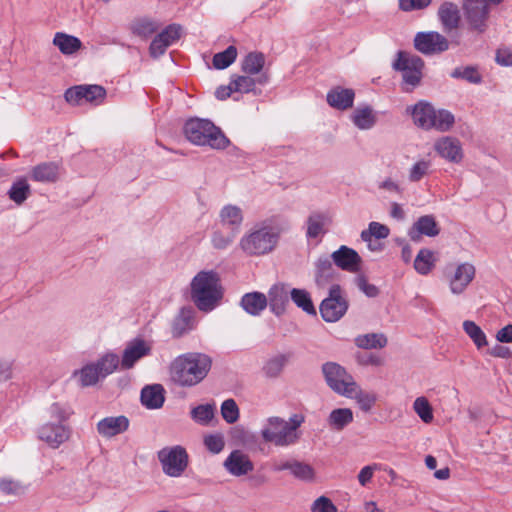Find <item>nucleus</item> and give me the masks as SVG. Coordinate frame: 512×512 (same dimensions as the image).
I'll use <instances>...</instances> for the list:
<instances>
[{
  "instance_id": "obj_1",
  "label": "nucleus",
  "mask_w": 512,
  "mask_h": 512,
  "mask_svg": "<svg viewBox=\"0 0 512 512\" xmlns=\"http://www.w3.org/2000/svg\"><path fill=\"white\" fill-rule=\"evenodd\" d=\"M212 366L211 358L203 353H186L170 365L171 380L181 387H192L202 382Z\"/></svg>"
},
{
  "instance_id": "obj_2",
  "label": "nucleus",
  "mask_w": 512,
  "mask_h": 512,
  "mask_svg": "<svg viewBox=\"0 0 512 512\" xmlns=\"http://www.w3.org/2000/svg\"><path fill=\"white\" fill-rule=\"evenodd\" d=\"M190 286L191 299L200 311H212L222 299V286L215 271H200L192 279Z\"/></svg>"
},
{
  "instance_id": "obj_3",
  "label": "nucleus",
  "mask_w": 512,
  "mask_h": 512,
  "mask_svg": "<svg viewBox=\"0 0 512 512\" xmlns=\"http://www.w3.org/2000/svg\"><path fill=\"white\" fill-rule=\"evenodd\" d=\"M186 138L193 144L209 146L213 149H225L229 145V139L221 129L207 119L194 118L184 125Z\"/></svg>"
},
{
  "instance_id": "obj_4",
  "label": "nucleus",
  "mask_w": 512,
  "mask_h": 512,
  "mask_svg": "<svg viewBox=\"0 0 512 512\" xmlns=\"http://www.w3.org/2000/svg\"><path fill=\"white\" fill-rule=\"evenodd\" d=\"M278 239L279 234L272 228L262 227L245 235L240 241V247L248 255H264L276 247Z\"/></svg>"
},
{
  "instance_id": "obj_5",
  "label": "nucleus",
  "mask_w": 512,
  "mask_h": 512,
  "mask_svg": "<svg viewBox=\"0 0 512 512\" xmlns=\"http://www.w3.org/2000/svg\"><path fill=\"white\" fill-rule=\"evenodd\" d=\"M327 385L337 394L351 398L357 390V383L344 367L335 362H327L322 366Z\"/></svg>"
},
{
  "instance_id": "obj_6",
  "label": "nucleus",
  "mask_w": 512,
  "mask_h": 512,
  "mask_svg": "<svg viewBox=\"0 0 512 512\" xmlns=\"http://www.w3.org/2000/svg\"><path fill=\"white\" fill-rule=\"evenodd\" d=\"M157 458L164 474L175 478L182 476L189 463L188 453L180 445L162 448L158 451Z\"/></svg>"
},
{
  "instance_id": "obj_7",
  "label": "nucleus",
  "mask_w": 512,
  "mask_h": 512,
  "mask_svg": "<svg viewBox=\"0 0 512 512\" xmlns=\"http://www.w3.org/2000/svg\"><path fill=\"white\" fill-rule=\"evenodd\" d=\"M348 306L341 286L334 284L329 288L328 296L321 302L319 310L324 321L336 322L345 315Z\"/></svg>"
},
{
  "instance_id": "obj_8",
  "label": "nucleus",
  "mask_w": 512,
  "mask_h": 512,
  "mask_svg": "<svg viewBox=\"0 0 512 512\" xmlns=\"http://www.w3.org/2000/svg\"><path fill=\"white\" fill-rule=\"evenodd\" d=\"M266 442H271L276 446H289L296 443L300 434L290 430L286 421L279 417H271L268 419V427L261 432Z\"/></svg>"
},
{
  "instance_id": "obj_9",
  "label": "nucleus",
  "mask_w": 512,
  "mask_h": 512,
  "mask_svg": "<svg viewBox=\"0 0 512 512\" xmlns=\"http://www.w3.org/2000/svg\"><path fill=\"white\" fill-rule=\"evenodd\" d=\"M393 68L402 72L403 82L412 88L419 85L422 79L424 61L417 55L398 52V57L393 63Z\"/></svg>"
},
{
  "instance_id": "obj_10",
  "label": "nucleus",
  "mask_w": 512,
  "mask_h": 512,
  "mask_svg": "<svg viewBox=\"0 0 512 512\" xmlns=\"http://www.w3.org/2000/svg\"><path fill=\"white\" fill-rule=\"evenodd\" d=\"M463 11L470 30L478 33L487 30L490 13L487 0H464Z\"/></svg>"
},
{
  "instance_id": "obj_11",
  "label": "nucleus",
  "mask_w": 512,
  "mask_h": 512,
  "mask_svg": "<svg viewBox=\"0 0 512 512\" xmlns=\"http://www.w3.org/2000/svg\"><path fill=\"white\" fill-rule=\"evenodd\" d=\"M65 100L72 105H80L83 101L100 104L106 97V90L100 85H77L68 88L64 93Z\"/></svg>"
},
{
  "instance_id": "obj_12",
  "label": "nucleus",
  "mask_w": 512,
  "mask_h": 512,
  "mask_svg": "<svg viewBox=\"0 0 512 512\" xmlns=\"http://www.w3.org/2000/svg\"><path fill=\"white\" fill-rule=\"evenodd\" d=\"M414 47L424 55L440 54L449 49V41L438 32H418L414 38Z\"/></svg>"
},
{
  "instance_id": "obj_13",
  "label": "nucleus",
  "mask_w": 512,
  "mask_h": 512,
  "mask_svg": "<svg viewBox=\"0 0 512 512\" xmlns=\"http://www.w3.org/2000/svg\"><path fill=\"white\" fill-rule=\"evenodd\" d=\"M476 275V268L472 263L458 264L455 271L449 277L450 291L455 295L462 294Z\"/></svg>"
},
{
  "instance_id": "obj_14",
  "label": "nucleus",
  "mask_w": 512,
  "mask_h": 512,
  "mask_svg": "<svg viewBox=\"0 0 512 512\" xmlns=\"http://www.w3.org/2000/svg\"><path fill=\"white\" fill-rule=\"evenodd\" d=\"M333 263L343 271L356 273L360 270L362 259L358 252L346 245H342L331 254Z\"/></svg>"
},
{
  "instance_id": "obj_15",
  "label": "nucleus",
  "mask_w": 512,
  "mask_h": 512,
  "mask_svg": "<svg viewBox=\"0 0 512 512\" xmlns=\"http://www.w3.org/2000/svg\"><path fill=\"white\" fill-rule=\"evenodd\" d=\"M70 436L69 428L61 423L49 422L40 427L38 437L52 448H58Z\"/></svg>"
},
{
  "instance_id": "obj_16",
  "label": "nucleus",
  "mask_w": 512,
  "mask_h": 512,
  "mask_svg": "<svg viewBox=\"0 0 512 512\" xmlns=\"http://www.w3.org/2000/svg\"><path fill=\"white\" fill-rule=\"evenodd\" d=\"M151 352L150 345L142 338H135L127 343L122 359L121 367L124 370L131 369L135 363Z\"/></svg>"
},
{
  "instance_id": "obj_17",
  "label": "nucleus",
  "mask_w": 512,
  "mask_h": 512,
  "mask_svg": "<svg viewBox=\"0 0 512 512\" xmlns=\"http://www.w3.org/2000/svg\"><path fill=\"white\" fill-rule=\"evenodd\" d=\"M440 233V228L433 215H424L417 219L408 231V236L414 242H419L421 236L435 237Z\"/></svg>"
},
{
  "instance_id": "obj_18",
  "label": "nucleus",
  "mask_w": 512,
  "mask_h": 512,
  "mask_svg": "<svg viewBox=\"0 0 512 512\" xmlns=\"http://www.w3.org/2000/svg\"><path fill=\"white\" fill-rule=\"evenodd\" d=\"M413 119L416 126L430 130L435 117V108L428 102L419 101L414 106H409L406 109Z\"/></svg>"
},
{
  "instance_id": "obj_19",
  "label": "nucleus",
  "mask_w": 512,
  "mask_h": 512,
  "mask_svg": "<svg viewBox=\"0 0 512 512\" xmlns=\"http://www.w3.org/2000/svg\"><path fill=\"white\" fill-rule=\"evenodd\" d=\"M129 423L124 415L105 417L97 423V431L103 437L111 438L127 431Z\"/></svg>"
},
{
  "instance_id": "obj_20",
  "label": "nucleus",
  "mask_w": 512,
  "mask_h": 512,
  "mask_svg": "<svg viewBox=\"0 0 512 512\" xmlns=\"http://www.w3.org/2000/svg\"><path fill=\"white\" fill-rule=\"evenodd\" d=\"M224 467L230 474L238 477L247 475L254 469L252 461L240 450H234L230 453L224 462Z\"/></svg>"
},
{
  "instance_id": "obj_21",
  "label": "nucleus",
  "mask_w": 512,
  "mask_h": 512,
  "mask_svg": "<svg viewBox=\"0 0 512 512\" xmlns=\"http://www.w3.org/2000/svg\"><path fill=\"white\" fill-rule=\"evenodd\" d=\"M268 306L273 314L281 316L285 313L289 304V296L286 286L283 283L274 284L266 295Z\"/></svg>"
},
{
  "instance_id": "obj_22",
  "label": "nucleus",
  "mask_w": 512,
  "mask_h": 512,
  "mask_svg": "<svg viewBox=\"0 0 512 512\" xmlns=\"http://www.w3.org/2000/svg\"><path fill=\"white\" fill-rule=\"evenodd\" d=\"M437 153L450 162L459 163L462 160V148L458 139L442 137L435 143Z\"/></svg>"
},
{
  "instance_id": "obj_23",
  "label": "nucleus",
  "mask_w": 512,
  "mask_h": 512,
  "mask_svg": "<svg viewBox=\"0 0 512 512\" xmlns=\"http://www.w3.org/2000/svg\"><path fill=\"white\" fill-rule=\"evenodd\" d=\"M333 261L331 257L326 255L320 256L314 266H315V283L318 288H325L328 283H330L336 274L335 269L333 268Z\"/></svg>"
},
{
  "instance_id": "obj_24",
  "label": "nucleus",
  "mask_w": 512,
  "mask_h": 512,
  "mask_svg": "<svg viewBox=\"0 0 512 512\" xmlns=\"http://www.w3.org/2000/svg\"><path fill=\"white\" fill-rule=\"evenodd\" d=\"M240 306L247 314L259 316L268 306V299L261 292H248L242 296Z\"/></svg>"
},
{
  "instance_id": "obj_25",
  "label": "nucleus",
  "mask_w": 512,
  "mask_h": 512,
  "mask_svg": "<svg viewBox=\"0 0 512 512\" xmlns=\"http://www.w3.org/2000/svg\"><path fill=\"white\" fill-rule=\"evenodd\" d=\"M355 93L352 89L340 86L331 89L327 93L328 104L338 110H347L353 106Z\"/></svg>"
},
{
  "instance_id": "obj_26",
  "label": "nucleus",
  "mask_w": 512,
  "mask_h": 512,
  "mask_svg": "<svg viewBox=\"0 0 512 512\" xmlns=\"http://www.w3.org/2000/svg\"><path fill=\"white\" fill-rule=\"evenodd\" d=\"M438 17L445 32L457 29L460 22L458 6L452 2H444L438 10Z\"/></svg>"
},
{
  "instance_id": "obj_27",
  "label": "nucleus",
  "mask_w": 512,
  "mask_h": 512,
  "mask_svg": "<svg viewBox=\"0 0 512 512\" xmlns=\"http://www.w3.org/2000/svg\"><path fill=\"white\" fill-rule=\"evenodd\" d=\"M31 178L36 182L54 183L59 179V165L55 162H44L31 170Z\"/></svg>"
},
{
  "instance_id": "obj_28",
  "label": "nucleus",
  "mask_w": 512,
  "mask_h": 512,
  "mask_svg": "<svg viewBox=\"0 0 512 512\" xmlns=\"http://www.w3.org/2000/svg\"><path fill=\"white\" fill-rule=\"evenodd\" d=\"M164 400V388L160 384L146 386L141 391V402L148 409L161 408Z\"/></svg>"
},
{
  "instance_id": "obj_29",
  "label": "nucleus",
  "mask_w": 512,
  "mask_h": 512,
  "mask_svg": "<svg viewBox=\"0 0 512 512\" xmlns=\"http://www.w3.org/2000/svg\"><path fill=\"white\" fill-rule=\"evenodd\" d=\"M390 230L389 228L381 224L379 222H370L368 229L363 230L361 232V239L367 243L369 250L371 251H379L381 250V244H377V246H372V238L375 237L377 240L385 239L389 236Z\"/></svg>"
},
{
  "instance_id": "obj_30",
  "label": "nucleus",
  "mask_w": 512,
  "mask_h": 512,
  "mask_svg": "<svg viewBox=\"0 0 512 512\" xmlns=\"http://www.w3.org/2000/svg\"><path fill=\"white\" fill-rule=\"evenodd\" d=\"M267 81L268 76L265 73L261 74L257 79H254L251 77V75L247 74L242 76H235L231 80L235 93L253 92L254 94H257L255 89L256 84L263 85Z\"/></svg>"
},
{
  "instance_id": "obj_31",
  "label": "nucleus",
  "mask_w": 512,
  "mask_h": 512,
  "mask_svg": "<svg viewBox=\"0 0 512 512\" xmlns=\"http://www.w3.org/2000/svg\"><path fill=\"white\" fill-rule=\"evenodd\" d=\"M353 412L349 408H337L330 412L327 423L332 430L342 431L353 422Z\"/></svg>"
},
{
  "instance_id": "obj_32",
  "label": "nucleus",
  "mask_w": 512,
  "mask_h": 512,
  "mask_svg": "<svg viewBox=\"0 0 512 512\" xmlns=\"http://www.w3.org/2000/svg\"><path fill=\"white\" fill-rule=\"evenodd\" d=\"M354 125L361 130L371 129L377 120L376 114L370 106L358 107L351 115Z\"/></svg>"
},
{
  "instance_id": "obj_33",
  "label": "nucleus",
  "mask_w": 512,
  "mask_h": 512,
  "mask_svg": "<svg viewBox=\"0 0 512 512\" xmlns=\"http://www.w3.org/2000/svg\"><path fill=\"white\" fill-rule=\"evenodd\" d=\"M53 44L66 55L75 53L82 46L81 41L77 37L62 32L55 34Z\"/></svg>"
},
{
  "instance_id": "obj_34",
  "label": "nucleus",
  "mask_w": 512,
  "mask_h": 512,
  "mask_svg": "<svg viewBox=\"0 0 512 512\" xmlns=\"http://www.w3.org/2000/svg\"><path fill=\"white\" fill-rule=\"evenodd\" d=\"M221 224L223 226H230L238 232V228L242 223L243 215L239 207L234 205L224 206L220 212Z\"/></svg>"
},
{
  "instance_id": "obj_35",
  "label": "nucleus",
  "mask_w": 512,
  "mask_h": 512,
  "mask_svg": "<svg viewBox=\"0 0 512 512\" xmlns=\"http://www.w3.org/2000/svg\"><path fill=\"white\" fill-rule=\"evenodd\" d=\"M387 337L383 333H368L359 335L355 344L362 349H381L387 345Z\"/></svg>"
},
{
  "instance_id": "obj_36",
  "label": "nucleus",
  "mask_w": 512,
  "mask_h": 512,
  "mask_svg": "<svg viewBox=\"0 0 512 512\" xmlns=\"http://www.w3.org/2000/svg\"><path fill=\"white\" fill-rule=\"evenodd\" d=\"M265 65V56L261 52H250L242 61V71L249 75L259 74Z\"/></svg>"
},
{
  "instance_id": "obj_37",
  "label": "nucleus",
  "mask_w": 512,
  "mask_h": 512,
  "mask_svg": "<svg viewBox=\"0 0 512 512\" xmlns=\"http://www.w3.org/2000/svg\"><path fill=\"white\" fill-rule=\"evenodd\" d=\"M73 376L78 378L82 387L93 386L102 378L95 363H89L80 370H76Z\"/></svg>"
},
{
  "instance_id": "obj_38",
  "label": "nucleus",
  "mask_w": 512,
  "mask_h": 512,
  "mask_svg": "<svg viewBox=\"0 0 512 512\" xmlns=\"http://www.w3.org/2000/svg\"><path fill=\"white\" fill-rule=\"evenodd\" d=\"M158 28L159 24L148 17L136 18L131 23V31L133 34L142 38H148L153 33H155Z\"/></svg>"
},
{
  "instance_id": "obj_39",
  "label": "nucleus",
  "mask_w": 512,
  "mask_h": 512,
  "mask_svg": "<svg viewBox=\"0 0 512 512\" xmlns=\"http://www.w3.org/2000/svg\"><path fill=\"white\" fill-rule=\"evenodd\" d=\"M435 265L434 254L429 249H421L415 260L414 268L421 275H427Z\"/></svg>"
},
{
  "instance_id": "obj_40",
  "label": "nucleus",
  "mask_w": 512,
  "mask_h": 512,
  "mask_svg": "<svg viewBox=\"0 0 512 512\" xmlns=\"http://www.w3.org/2000/svg\"><path fill=\"white\" fill-rule=\"evenodd\" d=\"M292 301L304 312L316 315V309L311 300L310 294L304 289L293 288L290 292Z\"/></svg>"
},
{
  "instance_id": "obj_41",
  "label": "nucleus",
  "mask_w": 512,
  "mask_h": 512,
  "mask_svg": "<svg viewBox=\"0 0 512 512\" xmlns=\"http://www.w3.org/2000/svg\"><path fill=\"white\" fill-rule=\"evenodd\" d=\"M288 362V356L284 354L276 355L270 358L263 366L262 371L268 378H277L283 371L286 363Z\"/></svg>"
},
{
  "instance_id": "obj_42",
  "label": "nucleus",
  "mask_w": 512,
  "mask_h": 512,
  "mask_svg": "<svg viewBox=\"0 0 512 512\" xmlns=\"http://www.w3.org/2000/svg\"><path fill=\"white\" fill-rule=\"evenodd\" d=\"M119 363L120 360L117 354L106 353L95 362V365L101 377L105 378L108 375L112 374L118 368Z\"/></svg>"
},
{
  "instance_id": "obj_43",
  "label": "nucleus",
  "mask_w": 512,
  "mask_h": 512,
  "mask_svg": "<svg viewBox=\"0 0 512 512\" xmlns=\"http://www.w3.org/2000/svg\"><path fill=\"white\" fill-rule=\"evenodd\" d=\"M30 193V185L25 178L15 181L8 192L10 199L18 205L22 204Z\"/></svg>"
},
{
  "instance_id": "obj_44",
  "label": "nucleus",
  "mask_w": 512,
  "mask_h": 512,
  "mask_svg": "<svg viewBox=\"0 0 512 512\" xmlns=\"http://www.w3.org/2000/svg\"><path fill=\"white\" fill-rule=\"evenodd\" d=\"M454 122V115L448 110H435V117L433 118L431 129H435L440 132H447L452 128Z\"/></svg>"
},
{
  "instance_id": "obj_45",
  "label": "nucleus",
  "mask_w": 512,
  "mask_h": 512,
  "mask_svg": "<svg viewBox=\"0 0 512 512\" xmlns=\"http://www.w3.org/2000/svg\"><path fill=\"white\" fill-rule=\"evenodd\" d=\"M463 329L478 349H481L488 344L485 333L474 321H464Z\"/></svg>"
},
{
  "instance_id": "obj_46",
  "label": "nucleus",
  "mask_w": 512,
  "mask_h": 512,
  "mask_svg": "<svg viewBox=\"0 0 512 512\" xmlns=\"http://www.w3.org/2000/svg\"><path fill=\"white\" fill-rule=\"evenodd\" d=\"M214 415V404L198 405L191 410L192 419L201 425H208L209 422L214 418Z\"/></svg>"
},
{
  "instance_id": "obj_47",
  "label": "nucleus",
  "mask_w": 512,
  "mask_h": 512,
  "mask_svg": "<svg viewBox=\"0 0 512 512\" xmlns=\"http://www.w3.org/2000/svg\"><path fill=\"white\" fill-rule=\"evenodd\" d=\"M237 233L238 232L235 231L234 229H231L229 231L218 229L214 231L211 238L213 247L219 250L226 249L233 243Z\"/></svg>"
},
{
  "instance_id": "obj_48",
  "label": "nucleus",
  "mask_w": 512,
  "mask_h": 512,
  "mask_svg": "<svg viewBox=\"0 0 512 512\" xmlns=\"http://www.w3.org/2000/svg\"><path fill=\"white\" fill-rule=\"evenodd\" d=\"M296 479L311 482L315 478V470L308 463L293 460L292 469L290 472Z\"/></svg>"
},
{
  "instance_id": "obj_49",
  "label": "nucleus",
  "mask_w": 512,
  "mask_h": 512,
  "mask_svg": "<svg viewBox=\"0 0 512 512\" xmlns=\"http://www.w3.org/2000/svg\"><path fill=\"white\" fill-rule=\"evenodd\" d=\"M237 57L235 46H229L222 52L216 53L213 57V66L216 69H225L230 66Z\"/></svg>"
},
{
  "instance_id": "obj_50",
  "label": "nucleus",
  "mask_w": 512,
  "mask_h": 512,
  "mask_svg": "<svg viewBox=\"0 0 512 512\" xmlns=\"http://www.w3.org/2000/svg\"><path fill=\"white\" fill-rule=\"evenodd\" d=\"M415 413L424 423H431L433 416V409L427 398L421 396L415 399L413 403Z\"/></svg>"
},
{
  "instance_id": "obj_51",
  "label": "nucleus",
  "mask_w": 512,
  "mask_h": 512,
  "mask_svg": "<svg viewBox=\"0 0 512 512\" xmlns=\"http://www.w3.org/2000/svg\"><path fill=\"white\" fill-rule=\"evenodd\" d=\"M453 78H461L472 84H479L482 82V76L478 69L474 66L458 67L451 73Z\"/></svg>"
},
{
  "instance_id": "obj_52",
  "label": "nucleus",
  "mask_w": 512,
  "mask_h": 512,
  "mask_svg": "<svg viewBox=\"0 0 512 512\" xmlns=\"http://www.w3.org/2000/svg\"><path fill=\"white\" fill-rule=\"evenodd\" d=\"M325 216L320 213H313L307 219V237L317 238L322 232Z\"/></svg>"
},
{
  "instance_id": "obj_53",
  "label": "nucleus",
  "mask_w": 512,
  "mask_h": 512,
  "mask_svg": "<svg viewBox=\"0 0 512 512\" xmlns=\"http://www.w3.org/2000/svg\"><path fill=\"white\" fill-rule=\"evenodd\" d=\"M351 398L356 399L360 409L364 412H369L377 400V397L374 393L363 391L358 386L356 392L353 393Z\"/></svg>"
},
{
  "instance_id": "obj_54",
  "label": "nucleus",
  "mask_w": 512,
  "mask_h": 512,
  "mask_svg": "<svg viewBox=\"0 0 512 512\" xmlns=\"http://www.w3.org/2000/svg\"><path fill=\"white\" fill-rule=\"evenodd\" d=\"M221 415L229 423H235L239 419V408L234 399H227L221 405Z\"/></svg>"
},
{
  "instance_id": "obj_55",
  "label": "nucleus",
  "mask_w": 512,
  "mask_h": 512,
  "mask_svg": "<svg viewBox=\"0 0 512 512\" xmlns=\"http://www.w3.org/2000/svg\"><path fill=\"white\" fill-rule=\"evenodd\" d=\"M0 490L6 495H21L25 492L26 487L20 481L2 478L0 479Z\"/></svg>"
},
{
  "instance_id": "obj_56",
  "label": "nucleus",
  "mask_w": 512,
  "mask_h": 512,
  "mask_svg": "<svg viewBox=\"0 0 512 512\" xmlns=\"http://www.w3.org/2000/svg\"><path fill=\"white\" fill-rule=\"evenodd\" d=\"M190 328V317L182 310L180 315L176 317L172 324V335L175 338L181 337Z\"/></svg>"
},
{
  "instance_id": "obj_57",
  "label": "nucleus",
  "mask_w": 512,
  "mask_h": 512,
  "mask_svg": "<svg viewBox=\"0 0 512 512\" xmlns=\"http://www.w3.org/2000/svg\"><path fill=\"white\" fill-rule=\"evenodd\" d=\"M429 168H430L429 161L421 160V161L416 162L410 169L409 180L411 182L420 181L427 174Z\"/></svg>"
},
{
  "instance_id": "obj_58",
  "label": "nucleus",
  "mask_w": 512,
  "mask_h": 512,
  "mask_svg": "<svg viewBox=\"0 0 512 512\" xmlns=\"http://www.w3.org/2000/svg\"><path fill=\"white\" fill-rule=\"evenodd\" d=\"M181 26L176 24H171L167 26L161 33L158 34L163 39L164 43H167L169 47L172 43L177 41L180 38Z\"/></svg>"
},
{
  "instance_id": "obj_59",
  "label": "nucleus",
  "mask_w": 512,
  "mask_h": 512,
  "mask_svg": "<svg viewBox=\"0 0 512 512\" xmlns=\"http://www.w3.org/2000/svg\"><path fill=\"white\" fill-rule=\"evenodd\" d=\"M355 283L359 290L362 291L367 297L374 298L378 296L379 289L374 284L368 283L367 278L364 275H358L355 278Z\"/></svg>"
},
{
  "instance_id": "obj_60",
  "label": "nucleus",
  "mask_w": 512,
  "mask_h": 512,
  "mask_svg": "<svg viewBox=\"0 0 512 512\" xmlns=\"http://www.w3.org/2000/svg\"><path fill=\"white\" fill-rule=\"evenodd\" d=\"M312 512H337V507L325 496L318 497L311 506Z\"/></svg>"
},
{
  "instance_id": "obj_61",
  "label": "nucleus",
  "mask_w": 512,
  "mask_h": 512,
  "mask_svg": "<svg viewBox=\"0 0 512 512\" xmlns=\"http://www.w3.org/2000/svg\"><path fill=\"white\" fill-rule=\"evenodd\" d=\"M49 415L51 418L55 419V423H61L68 419L70 412L66 407L59 403H53L49 408Z\"/></svg>"
},
{
  "instance_id": "obj_62",
  "label": "nucleus",
  "mask_w": 512,
  "mask_h": 512,
  "mask_svg": "<svg viewBox=\"0 0 512 512\" xmlns=\"http://www.w3.org/2000/svg\"><path fill=\"white\" fill-rule=\"evenodd\" d=\"M204 444L212 453H219L224 448V439L221 435H208L204 439Z\"/></svg>"
},
{
  "instance_id": "obj_63",
  "label": "nucleus",
  "mask_w": 512,
  "mask_h": 512,
  "mask_svg": "<svg viewBox=\"0 0 512 512\" xmlns=\"http://www.w3.org/2000/svg\"><path fill=\"white\" fill-rule=\"evenodd\" d=\"M432 0H400L399 5L403 11L426 8Z\"/></svg>"
},
{
  "instance_id": "obj_64",
  "label": "nucleus",
  "mask_w": 512,
  "mask_h": 512,
  "mask_svg": "<svg viewBox=\"0 0 512 512\" xmlns=\"http://www.w3.org/2000/svg\"><path fill=\"white\" fill-rule=\"evenodd\" d=\"M164 40H161V37L158 35L152 40L149 51L152 57L157 58L161 55H163L168 48L167 43L163 42Z\"/></svg>"
}]
</instances>
